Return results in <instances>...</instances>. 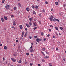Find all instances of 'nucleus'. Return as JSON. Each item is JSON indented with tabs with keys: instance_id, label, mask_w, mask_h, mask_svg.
Returning a JSON list of instances; mask_svg holds the SVG:
<instances>
[{
	"instance_id": "obj_30",
	"label": "nucleus",
	"mask_w": 66,
	"mask_h": 66,
	"mask_svg": "<svg viewBox=\"0 0 66 66\" xmlns=\"http://www.w3.org/2000/svg\"><path fill=\"white\" fill-rule=\"evenodd\" d=\"M35 7L36 8V9H38V6L36 5V6Z\"/></svg>"
},
{
	"instance_id": "obj_39",
	"label": "nucleus",
	"mask_w": 66,
	"mask_h": 66,
	"mask_svg": "<svg viewBox=\"0 0 66 66\" xmlns=\"http://www.w3.org/2000/svg\"><path fill=\"white\" fill-rule=\"evenodd\" d=\"M53 38H55V36H53Z\"/></svg>"
},
{
	"instance_id": "obj_29",
	"label": "nucleus",
	"mask_w": 66,
	"mask_h": 66,
	"mask_svg": "<svg viewBox=\"0 0 66 66\" xmlns=\"http://www.w3.org/2000/svg\"><path fill=\"white\" fill-rule=\"evenodd\" d=\"M16 7H14V10H16Z\"/></svg>"
},
{
	"instance_id": "obj_31",
	"label": "nucleus",
	"mask_w": 66,
	"mask_h": 66,
	"mask_svg": "<svg viewBox=\"0 0 66 66\" xmlns=\"http://www.w3.org/2000/svg\"><path fill=\"white\" fill-rule=\"evenodd\" d=\"M37 29V27H36L34 28L33 29H34V30H35V29Z\"/></svg>"
},
{
	"instance_id": "obj_21",
	"label": "nucleus",
	"mask_w": 66,
	"mask_h": 66,
	"mask_svg": "<svg viewBox=\"0 0 66 66\" xmlns=\"http://www.w3.org/2000/svg\"><path fill=\"white\" fill-rule=\"evenodd\" d=\"M63 28L62 27H60V29L61 30H63Z\"/></svg>"
},
{
	"instance_id": "obj_27",
	"label": "nucleus",
	"mask_w": 66,
	"mask_h": 66,
	"mask_svg": "<svg viewBox=\"0 0 66 66\" xmlns=\"http://www.w3.org/2000/svg\"><path fill=\"white\" fill-rule=\"evenodd\" d=\"M29 20H30V21H32V18H30L29 19Z\"/></svg>"
},
{
	"instance_id": "obj_33",
	"label": "nucleus",
	"mask_w": 66,
	"mask_h": 66,
	"mask_svg": "<svg viewBox=\"0 0 66 66\" xmlns=\"http://www.w3.org/2000/svg\"><path fill=\"white\" fill-rule=\"evenodd\" d=\"M32 9H34V5H32Z\"/></svg>"
},
{
	"instance_id": "obj_10",
	"label": "nucleus",
	"mask_w": 66,
	"mask_h": 66,
	"mask_svg": "<svg viewBox=\"0 0 66 66\" xmlns=\"http://www.w3.org/2000/svg\"><path fill=\"white\" fill-rule=\"evenodd\" d=\"M13 24L14 26H16V22H15V21L13 22Z\"/></svg>"
},
{
	"instance_id": "obj_4",
	"label": "nucleus",
	"mask_w": 66,
	"mask_h": 66,
	"mask_svg": "<svg viewBox=\"0 0 66 66\" xmlns=\"http://www.w3.org/2000/svg\"><path fill=\"white\" fill-rule=\"evenodd\" d=\"M11 59L12 61L14 62H16V60L15 59L11 58Z\"/></svg>"
},
{
	"instance_id": "obj_19",
	"label": "nucleus",
	"mask_w": 66,
	"mask_h": 66,
	"mask_svg": "<svg viewBox=\"0 0 66 66\" xmlns=\"http://www.w3.org/2000/svg\"><path fill=\"white\" fill-rule=\"evenodd\" d=\"M58 2H55V4H56V5H57L58 4Z\"/></svg>"
},
{
	"instance_id": "obj_16",
	"label": "nucleus",
	"mask_w": 66,
	"mask_h": 66,
	"mask_svg": "<svg viewBox=\"0 0 66 66\" xmlns=\"http://www.w3.org/2000/svg\"><path fill=\"white\" fill-rule=\"evenodd\" d=\"M26 10L27 11H29V7H27L26 8Z\"/></svg>"
},
{
	"instance_id": "obj_22",
	"label": "nucleus",
	"mask_w": 66,
	"mask_h": 66,
	"mask_svg": "<svg viewBox=\"0 0 66 66\" xmlns=\"http://www.w3.org/2000/svg\"><path fill=\"white\" fill-rule=\"evenodd\" d=\"M29 24L30 26H31L32 25V23L31 22H30L29 23Z\"/></svg>"
},
{
	"instance_id": "obj_36",
	"label": "nucleus",
	"mask_w": 66,
	"mask_h": 66,
	"mask_svg": "<svg viewBox=\"0 0 66 66\" xmlns=\"http://www.w3.org/2000/svg\"><path fill=\"white\" fill-rule=\"evenodd\" d=\"M11 17H13H13H14V16L13 15H12L11 16Z\"/></svg>"
},
{
	"instance_id": "obj_43",
	"label": "nucleus",
	"mask_w": 66,
	"mask_h": 66,
	"mask_svg": "<svg viewBox=\"0 0 66 66\" xmlns=\"http://www.w3.org/2000/svg\"><path fill=\"white\" fill-rule=\"evenodd\" d=\"M3 61H4L5 60V59H4V57H3Z\"/></svg>"
},
{
	"instance_id": "obj_41",
	"label": "nucleus",
	"mask_w": 66,
	"mask_h": 66,
	"mask_svg": "<svg viewBox=\"0 0 66 66\" xmlns=\"http://www.w3.org/2000/svg\"><path fill=\"white\" fill-rule=\"evenodd\" d=\"M25 37H27V34H26L25 35H24Z\"/></svg>"
},
{
	"instance_id": "obj_9",
	"label": "nucleus",
	"mask_w": 66,
	"mask_h": 66,
	"mask_svg": "<svg viewBox=\"0 0 66 66\" xmlns=\"http://www.w3.org/2000/svg\"><path fill=\"white\" fill-rule=\"evenodd\" d=\"M24 34V31H23L22 32V35H21L22 37H23V36Z\"/></svg>"
},
{
	"instance_id": "obj_59",
	"label": "nucleus",
	"mask_w": 66,
	"mask_h": 66,
	"mask_svg": "<svg viewBox=\"0 0 66 66\" xmlns=\"http://www.w3.org/2000/svg\"><path fill=\"white\" fill-rule=\"evenodd\" d=\"M39 16H41L42 15H41V14H39Z\"/></svg>"
},
{
	"instance_id": "obj_52",
	"label": "nucleus",
	"mask_w": 66,
	"mask_h": 66,
	"mask_svg": "<svg viewBox=\"0 0 66 66\" xmlns=\"http://www.w3.org/2000/svg\"><path fill=\"white\" fill-rule=\"evenodd\" d=\"M25 30L26 31H27V30H28V29H27V28H25Z\"/></svg>"
},
{
	"instance_id": "obj_47",
	"label": "nucleus",
	"mask_w": 66,
	"mask_h": 66,
	"mask_svg": "<svg viewBox=\"0 0 66 66\" xmlns=\"http://www.w3.org/2000/svg\"><path fill=\"white\" fill-rule=\"evenodd\" d=\"M18 47L19 49H20V46H18Z\"/></svg>"
},
{
	"instance_id": "obj_57",
	"label": "nucleus",
	"mask_w": 66,
	"mask_h": 66,
	"mask_svg": "<svg viewBox=\"0 0 66 66\" xmlns=\"http://www.w3.org/2000/svg\"><path fill=\"white\" fill-rule=\"evenodd\" d=\"M63 60L64 61H65V58H63Z\"/></svg>"
},
{
	"instance_id": "obj_49",
	"label": "nucleus",
	"mask_w": 66,
	"mask_h": 66,
	"mask_svg": "<svg viewBox=\"0 0 66 66\" xmlns=\"http://www.w3.org/2000/svg\"><path fill=\"white\" fill-rule=\"evenodd\" d=\"M49 31H50V32H51V29H49Z\"/></svg>"
},
{
	"instance_id": "obj_11",
	"label": "nucleus",
	"mask_w": 66,
	"mask_h": 66,
	"mask_svg": "<svg viewBox=\"0 0 66 66\" xmlns=\"http://www.w3.org/2000/svg\"><path fill=\"white\" fill-rule=\"evenodd\" d=\"M4 49H5V50H7V47H6V46H5L4 47Z\"/></svg>"
},
{
	"instance_id": "obj_15",
	"label": "nucleus",
	"mask_w": 66,
	"mask_h": 66,
	"mask_svg": "<svg viewBox=\"0 0 66 66\" xmlns=\"http://www.w3.org/2000/svg\"><path fill=\"white\" fill-rule=\"evenodd\" d=\"M49 66H52V64L51 63H49Z\"/></svg>"
},
{
	"instance_id": "obj_38",
	"label": "nucleus",
	"mask_w": 66,
	"mask_h": 66,
	"mask_svg": "<svg viewBox=\"0 0 66 66\" xmlns=\"http://www.w3.org/2000/svg\"><path fill=\"white\" fill-rule=\"evenodd\" d=\"M33 14H36V13L35 11H34L33 12Z\"/></svg>"
},
{
	"instance_id": "obj_3",
	"label": "nucleus",
	"mask_w": 66,
	"mask_h": 66,
	"mask_svg": "<svg viewBox=\"0 0 66 66\" xmlns=\"http://www.w3.org/2000/svg\"><path fill=\"white\" fill-rule=\"evenodd\" d=\"M54 21H58L59 22V20L58 19H54L53 20Z\"/></svg>"
},
{
	"instance_id": "obj_37",
	"label": "nucleus",
	"mask_w": 66,
	"mask_h": 66,
	"mask_svg": "<svg viewBox=\"0 0 66 66\" xmlns=\"http://www.w3.org/2000/svg\"><path fill=\"white\" fill-rule=\"evenodd\" d=\"M34 37L35 38H37V37L36 36H34Z\"/></svg>"
},
{
	"instance_id": "obj_17",
	"label": "nucleus",
	"mask_w": 66,
	"mask_h": 66,
	"mask_svg": "<svg viewBox=\"0 0 66 66\" xmlns=\"http://www.w3.org/2000/svg\"><path fill=\"white\" fill-rule=\"evenodd\" d=\"M41 53H42L43 54V55H44V56H45V54H44V53L43 52H42Z\"/></svg>"
},
{
	"instance_id": "obj_56",
	"label": "nucleus",
	"mask_w": 66,
	"mask_h": 66,
	"mask_svg": "<svg viewBox=\"0 0 66 66\" xmlns=\"http://www.w3.org/2000/svg\"><path fill=\"white\" fill-rule=\"evenodd\" d=\"M29 38L30 39H31L32 38V37H31L29 36Z\"/></svg>"
},
{
	"instance_id": "obj_20",
	"label": "nucleus",
	"mask_w": 66,
	"mask_h": 66,
	"mask_svg": "<svg viewBox=\"0 0 66 66\" xmlns=\"http://www.w3.org/2000/svg\"><path fill=\"white\" fill-rule=\"evenodd\" d=\"M18 5L19 6H20V7L21 6V4H20V3H19L18 4Z\"/></svg>"
},
{
	"instance_id": "obj_48",
	"label": "nucleus",
	"mask_w": 66,
	"mask_h": 66,
	"mask_svg": "<svg viewBox=\"0 0 66 66\" xmlns=\"http://www.w3.org/2000/svg\"><path fill=\"white\" fill-rule=\"evenodd\" d=\"M56 35H57V36H58V34H57V32H56Z\"/></svg>"
},
{
	"instance_id": "obj_6",
	"label": "nucleus",
	"mask_w": 66,
	"mask_h": 66,
	"mask_svg": "<svg viewBox=\"0 0 66 66\" xmlns=\"http://www.w3.org/2000/svg\"><path fill=\"white\" fill-rule=\"evenodd\" d=\"M4 19H5V20H7V18L6 16H4Z\"/></svg>"
},
{
	"instance_id": "obj_63",
	"label": "nucleus",
	"mask_w": 66,
	"mask_h": 66,
	"mask_svg": "<svg viewBox=\"0 0 66 66\" xmlns=\"http://www.w3.org/2000/svg\"><path fill=\"white\" fill-rule=\"evenodd\" d=\"M0 46H2V44H1L0 45Z\"/></svg>"
},
{
	"instance_id": "obj_34",
	"label": "nucleus",
	"mask_w": 66,
	"mask_h": 66,
	"mask_svg": "<svg viewBox=\"0 0 66 66\" xmlns=\"http://www.w3.org/2000/svg\"><path fill=\"white\" fill-rule=\"evenodd\" d=\"M45 3L46 4H48V2L47 1H46Z\"/></svg>"
},
{
	"instance_id": "obj_32",
	"label": "nucleus",
	"mask_w": 66,
	"mask_h": 66,
	"mask_svg": "<svg viewBox=\"0 0 66 66\" xmlns=\"http://www.w3.org/2000/svg\"><path fill=\"white\" fill-rule=\"evenodd\" d=\"M29 53H26L27 55L28 56V55H29Z\"/></svg>"
},
{
	"instance_id": "obj_54",
	"label": "nucleus",
	"mask_w": 66,
	"mask_h": 66,
	"mask_svg": "<svg viewBox=\"0 0 66 66\" xmlns=\"http://www.w3.org/2000/svg\"><path fill=\"white\" fill-rule=\"evenodd\" d=\"M7 7H10V5H7Z\"/></svg>"
},
{
	"instance_id": "obj_12",
	"label": "nucleus",
	"mask_w": 66,
	"mask_h": 66,
	"mask_svg": "<svg viewBox=\"0 0 66 66\" xmlns=\"http://www.w3.org/2000/svg\"><path fill=\"white\" fill-rule=\"evenodd\" d=\"M26 26H27V27H28V28H30V25H28V24H26Z\"/></svg>"
},
{
	"instance_id": "obj_51",
	"label": "nucleus",
	"mask_w": 66,
	"mask_h": 66,
	"mask_svg": "<svg viewBox=\"0 0 66 66\" xmlns=\"http://www.w3.org/2000/svg\"><path fill=\"white\" fill-rule=\"evenodd\" d=\"M30 49H32V46H31V47H30Z\"/></svg>"
},
{
	"instance_id": "obj_58",
	"label": "nucleus",
	"mask_w": 66,
	"mask_h": 66,
	"mask_svg": "<svg viewBox=\"0 0 66 66\" xmlns=\"http://www.w3.org/2000/svg\"><path fill=\"white\" fill-rule=\"evenodd\" d=\"M38 66H40V64H38Z\"/></svg>"
},
{
	"instance_id": "obj_24",
	"label": "nucleus",
	"mask_w": 66,
	"mask_h": 66,
	"mask_svg": "<svg viewBox=\"0 0 66 66\" xmlns=\"http://www.w3.org/2000/svg\"><path fill=\"white\" fill-rule=\"evenodd\" d=\"M41 35H42V36H43V35H44V33L41 32Z\"/></svg>"
},
{
	"instance_id": "obj_1",
	"label": "nucleus",
	"mask_w": 66,
	"mask_h": 66,
	"mask_svg": "<svg viewBox=\"0 0 66 66\" xmlns=\"http://www.w3.org/2000/svg\"><path fill=\"white\" fill-rule=\"evenodd\" d=\"M54 17L53 16L51 15L50 16V19L51 21H52V20H53V18Z\"/></svg>"
},
{
	"instance_id": "obj_62",
	"label": "nucleus",
	"mask_w": 66,
	"mask_h": 66,
	"mask_svg": "<svg viewBox=\"0 0 66 66\" xmlns=\"http://www.w3.org/2000/svg\"><path fill=\"white\" fill-rule=\"evenodd\" d=\"M25 63L26 64H27V62H25Z\"/></svg>"
},
{
	"instance_id": "obj_64",
	"label": "nucleus",
	"mask_w": 66,
	"mask_h": 66,
	"mask_svg": "<svg viewBox=\"0 0 66 66\" xmlns=\"http://www.w3.org/2000/svg\"><path fill=\"white\" fill-rule=\"evenodd\" d=\"M31 44L32 45H33V43H31Z\"/></svg>"
},
{
	"instance_id": "obj_42",
	"label": "nucleus",
	"mask_w": 66,
	"mask_h": 66,
	"mask_svg": "<svg viewBox=\"0 0 66 66\" xmlns=\"http://www.w3.org/2000/svg\"><path fill=\"white\" fill-rule=\"evenodd\" d=\"M46 38H45L44 39V41H46Z\"/></svg>"
},
{
	"instance_id": "obj_13",
	"label": "nucleus",
	"mask_w": 66,
	"mask_h": 66,
	"mask_svg": "<svg viewBox=\"0 0 66 66\" xmlns=\"http://www.w3.org/2000/svg\"><path fill=\"white\" fill-rule=\"evenodd\" d=\"M21 63V60H20L19 61V63Z\"/></svg>"
},
{
	"instance_id": "obj_5",
	"label": "nucleus",
	"mask_w": 66,
	"mask_h": 66,
	"mask_svg": "<svg viewBox=\"0 0 66 66\" xmlns=\"http://www.w3.org/2000/svg\"><path fill=\"white\" fill-rule=\"evenodd\" d=\"M19 27H20L21 30L22 29V25H20L19 26Z\"/></svg>"
},
{
	"instance_id": "obj_61",
	"label": "nucleus",
	"mask_w": 66,
	"mask_h": 66,
	"mask_svg": "<svg viewBox=\"0 0 66 66\" xmlns=\"http://www.w3.org/2000/svg\"><path fill=\"white\" fill-rule=\"evenodd\" d=\"M51 11H53V8H52V9H51Z\"/></svg>"
},
{
	"instance_id": "obj_14",
	"label": "nucleus",
	"mask_w": 66,
	"mask_h": 66,
	"mask_svg": "<svg viewBox=\"0 0 66 66\" xmlns=\"http://www.w3.org/2000/svg\"><path fill=\"white\" fill-rule=\"evenodd\" d=\"M55 29H56V30H58V28H57V27L56 26V27H55Z\"/></svg>"
},
{
	"instance_id": "obj_40",
	"label": "nucleus",
	"mask_w": 66,
	"mask_h": 66,
	"mask_svg": "<svg viewBox=\"0 0 66 66\" xmlns=\"http://www.w3.org/2000/svg\"><path fill=\"white\" fill-rule=\"evenodd\" d=\"M43 50V51H45V49L44 48H42Z\"/></svg>"
},
{
	"instance_id": "obj_44",
	"label": "nucleus",
	"mask_w": 66,
	"mask_h": 66,
	"mask_svg": "<svg viewBox=\"0 0 66 66\" xmlns=\"http://www.w3.org/2000/svg\"><path fill=\"white\" fill-rule=\"evenodd\" d=\"M46 57L47 58V59H48L49 58V57L47 55V56H46Z\"/></svg>"
},
{
	"instance_id": "obj_35",
	"label": "nucleus",
	"mask_w": 66,
	"mask_h": 66,
	"mask_svg": "<svg viewBox=\"0 0 66 66\" xmlns=\"http://www.w3.org/2000/svg\"><path fill=\"white\" fill-rule=\"evenodd\" d=\"M34 27H36V25L35 24V23H34Z\"/></svg>"
},
{
	"instance_id": "obj_50",
	"label": "nucleus",
	"mask_w": 66,
	"mask_h": 66,
	"mask_svg": "<svg viewBox=\"0 0 66 66\" xmlns=\"http://www.w3.org/2000/svg\"><path fill=\"white\" fill-rule=\"evenodd\" d=\"M47 36V37H49V36H50V35H49V34Z\"/></svg>"
},
{
	"instance_id": "obj_18",
	"label": "nucleus",
	"mask_w": 66,
	"mask_h": 66,
	"mask_svg": "<svg viewBox=\"0 0 66 66\" xmlns=\"http://www.w3.org/2000/svg\"><path fill=\"white\" fill-rule=\"evenodd\" d=\"M4 1H5V0H2V3H4Z\"/></svg>"
},
{
	"instance_id": "obj_55",
	"label": "nucleus",
	"mask_w": 66,
	"mask_h": 66,
	"mask_svg": "<svg viewBox=\"0 0 66 66\" xmlns=\"http://www.w3.org/2000/svg\"><path fill=\"white\" fill-rule=\"evenodd\" d=\"M39 23H40V24H41V22H40V21H39Z\"/></svg>"
},
{
	"instance_id": "obj_60",
	"label": "nucleus",
	"mask_w": 66,
	"mask_h": 66,
	"mask_svg": "<svg viewBox=\"0 0 66 66\" xmlns=\"http://www.w3.org/2000/svg\"><path fill=\"white\" fill-rule=\"evenodd\" d=\"M16 42H18V40H16Z\"/></svg>"
},
{
	"instance_id": "obj_45",
	"label": "nucleus",
	"mask_w": 66,
	"mask_h": 66,
	"mask_svg": "<svg viewBox=\"0 0 66 66\" xmlns=\"http://www.w3.org/2000/svg\"><path fill=\"white\" fill-rule=\"evenodd\" d=\"M43 12L44 13V12H45V10H44V9H43Z\"/></svg>"
},
{
	"instance_id": "obj_25",
	"label": "nucleus",
	"mask_w": 66,
	"mask_h": 66,
	"mask_svg": "<svg viewBox=\"0 0 66 66\" xmlns=\"http://www.w3.org/2000/svg\"><path fill=\"white\" fill-rule=\"evenodd\" d=\"M30 66H32V65H33V63H30Z\"/></svg>"
},
{
	"instance_id": "obj_2",
	"label": "nucleus",
	"mask_w": 66,
	"mask_h": 66,
	"mask_svg": "<svg viewBox=\"0 0 66 66\" xmlns=\"http://www.w3.org/2000/svg\"><path fill=\"white\" fill-rule=\"evenodd\" d=\"M36 40L37 42H39L40 41H42V39H39L38 38L37 39H36Z\"/></svg>"
},
{
	"instance_id": "obj_53",
	"label": "nucleus",
	"mask_w": 66,
	"mask_h": 66,
	"mask_svg": "<svg viewBox=\"0 0 66 66\" xmlns=\"http://www.w3.org/2000/svg\"><path fill=\"white\" fill-rule=\"evenodd\" d=\"M56 50H58V48H56Z\"/></svg>"
},
{
	"instance_id": "obj_23",
	"label": "nucleus",
	"mask_w": 66,
	"mask_h": 66,
	"mask_svg": "<svg viewBox=\"0 0 66 66\" xmlns=\"http://www.w3.org/2000/svg\"><path fill=\"white\" fill-rule=\"evenodd\" d=\"M50 27H52V28H53V26H52V25H50Z\"/></svg>"
},
{
	"instance_id": "obj_7",
	"label": "nucleus",
	"mask_w": 66,
	"mask_h": 66,
	"mask_svg": "<svg viewBox=\"0 0 66 66\" xmlns=\"http://www.w3.org/2000/svg\"><path fill=\"white\" fill-rule=\"evenodd\" d=\"M1 20L2 21V22H3L4 21V19H3V18H1Z\"/></svg>"
},
{
	"instance_id": "obj_8",
	"label": "nucleus",
	"mask_w": 66,
	"mask_h": 66,
	"mask_svg": "<svg viewBox=\"0 0 66 66\" xmlns=\"http://www.w3.org/2000/svg\"><path fill=\"white\" fill-rule=\"evenodd\" d=\"M30 51V52H34V50L33 49H31Z\"/></svg>"
},
{
	"instance_id": "obj_46",
	"label": "nucleus",
	"mask_w": 66,
	"mask_h": 66,
	"mask_svg": "<svg viewBox=\"0 0 66 66\" xmlns=\"http://www.w3.org/2000/svg\"><path fill=\"white\" fill-rule=\"evenodd\" d=\"M45 62V60H42V62Z\"/></svg>"
},
{
	"instance_id": "obj_28",
	"label": "nucleus",
	"mask_w": 66,
	"mask_h": 66,
	"mask_svg": "<svg viewBox=\"0 0 66 66\" xmlns=\"http://www.w3.org/2000/svg\"><path fill=\"white\" fill-rule=\"evenodd\" d=\"M5 7L6 9H7V10H9V8H7V6L6 5V6Z\"/></svg>"
},
{
	"instance_id": "obj_26",
	"label": "nucleus",
	"mask_w": 66,
	"mask_h": 66,
	"mask_svg": "<svg viewBox=\"0 0 66 66\" xmlns=\"http://www.w3.org/2000/svg\"><path fill=\"white\" fill-rule=\"evenodd\" d=\"M45 52L46 53V54H49V52H48L46 51Z\"/></svg>"
}]
</instances>
